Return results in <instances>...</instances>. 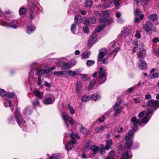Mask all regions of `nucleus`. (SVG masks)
I'll use <instances>...</instances> for the list:
<instances>
[{"mask_svg": "<svg viewBox=\"0 0 159 159\" xmlns=\"http://www.w3.org/2000/svg\"><path fill=\"white\" fill-rule=\"evenodd\" d=\"M68 73L69 75L71 76H75L76 75V74L75 72L71 70L68 71L67 72V73Z\"/></svg>", "mask_w": 159, "mask_h": 159, "instance_id": "obj_52", "label": "nucleus"}, {"mask_svg": "<svg viewBox=\"0 0 159 159\" xmlns=\"http://www.w3.org/2000/svg\"><path fill=\"white\" fill-rule=\"evenodd\" d=\"M159 77V73H156L153 74L151 76L152 79H154Z\"/></svg>", "mask_w": 159, "mask_h": 159, "instance_id": "obj_54", "label": "nucleus"}, {"mask_svg": "<svg viewBox=\"0 0 159 159\" xmlns=\"http://www.w3.org/2000/svg\"><path fill=\"white\" fill-rule=\"evenodd\" d=\"M89 144L88 143L86 146H84V151H86V150H88L89 149Z\"/></svg>", "mask_w": 159, "mask_h": 159, "instance_id": "obj_61", "label": "nucleus"}, {"mask_svg": "<svg viewBox=\"0 0 159 159\" xmlns=\"http://www.w3.org/2000/svg\"><path fill=\"white\" fill-rule=\"evenodd\" d=\"M102 61L103 63L106 64L108 62V59L107 57L106 58L104 59Z\"/></svg>", "mask_w": 159, "mask_h": 159, "instance_id": "obj_60", "label": "nucleus"}, {"mask_svg": "<svg viewBox=\"0 0 159 159\" xmlns=\"http://www.w3.org/2000/svg\"><path fill=\"white\" fill-rule=\"evenodd\" d=\"M97 35L95 33H93L89 38L88 42V45L91 46L94 44L97 39Z\"/></svg>", "mask_w": 159, "mask_h": 159, "instance_id": "obj_13", "label": "nucleus"}, {"mask_svg": "<svg viewBox=\"0 0 159 159\" xmlns=\"http://www.w3.org/2000/svg\"><path fill=\"white\" fill-rule=\"evenodd\" d=\"M159 105V101L157 100L150 99L148 100L147 102V105L148 107H152V109H156Z\"/></svg>", "mask_w": 159, "mask_h": 159, "instance_id": "obj_9", "label": "nucleus"}, {"mask_svg": "<svg viewBox=\"0 0 159 159\" xmlns=\"http://www.w3.org/2000/svg\"><path fill=\"white\" fill-rule=\"evenodd\" d=\"M121 16V14L120 12H117L116 14V17L117 19L120 18Z\"/></svg>", "mask_w": 159, "mask_h": 159, "instance_id": "obj_62", "label": "nucleus"}, {"mask_svg": "<svg viewBox=\"0 0 159 159\" xmlns=\"http://www.w3.org/2000/svg\"><path fill=\"white\" fill-rule=\"evenodd\" d=\"M107 20L108 19L107 18L102 17L100 18L99 22L100 23H102L104 22H107Z\"/></svg>", "mask_w": 159, "mask_h": 159, "instance_id": "obj_51", "label": "nucleus"}, {"mask_svg": "<svg viewBox=\"0 0 159 159\" xmlns=\"http://www.w3.org/2000/svg\"><path fill=\"white\" fill-rule=\"evenodd\" d=\"M76 26L75 24L74 23L73 24L71 28V32L73 33L74 34L75 32L76 31Z\"/></svg>", "mask_w": 159, "mask_h": 159, "instance_id": "obj_44", "label": "nucleus"}, {"mask_svg": "<svg viewBox=\"0 0 159 159\" xmlns=\"http://www.w3.org/2000/svg\"><path fill=\"white\" fill-rule=\"evenodd\" d=\"M81 132L84 134H86L88 132V130L86 128L83 127L81 129Z\"/></svg>", "mask_w": 159, "mask_h": 159, "instance_id": "obj_48", "label": "nucleus"}, {"mask_svg": "<svg viewBox=\"0 0 159 159\" xmlns=\"http://www.w3.org/2000/svg\"><path fill=\"white\" fill-rule=\"evenodd\" d=\"M134 88H135L134 87H131L129 88L128 89L127 91L129 93H131L133 91V90H134Z\"/></svg>", "mask_w": 159, "mask_h": 159, "instance_id": "obj_64", "label": "nucleus"}, {"mask_svg": "<svg viewBox=\"0 0 159 159\" xmlns=\"http://www.w3.org/2000/svg\"><path fill=\"white\" fill-rule=\"evenodd\" d=\"M107 53V50L105 48H102L99 51V54L98 57V61H101L104 56Z\"/></svg>", "mask_w": 159, "mask_h": 159, "instance_id": "obj_14", "label": "nucleus"}, {"mask_svg": "<svg viewBox=\"0 0 159 159\" xmlns=\"http://www.w3.org/2000/svg\"><path fill=\"white\" fill-rule=\"evenodd\" d=\"M112 2L109 1H106L102 5L103 7L104 8H107L111 7Z\"/></svg>", "mask_w": 159, "mask_h": 159, "instance_id": "obj_27", "label": "nucleus"}, {"mask_svg": "<svg viewBox=\"0 0 159 159\" xmlns=\"http://www.w3.org/2000/svg\"><path fill=\"white\" fill-rule=\"evenodd\" d=\"M33 105L34 107L38 106L39 105V102L38 99H36L35 100L33 101L32 102Z\"/></svg>", "mask_w": 159, "mask_h": 159, "instance_id": "obj_46", "label": "nucleus"}, {"mask_svg": "<svg viewBox=\"0 0 159 159\" xmlns=\"http://www.w3.org/2000/svg\"><path fill=\"white\" fill-rule=\"evenodd\" d=\"M49 72V69H37L36 70V74L39 76H40L42 74H45L48 73Z\"/></svg>", "mask_w": 159, "mask_h": 159, "instance_id": "obj_16", "label": "nucleus"}, {"mask_svg": "<svg viewBox=\"0 0 159 159\" xmlns=\"http://www.w3.org/2000/svg\"><path fill=\"white\" fill-rule=\"evenodd\" d=\"M119 48H117L113 50L110 51L109 52V54L112 56V55L113 57H115Z\"/></svg>", "mask_w": 159, "mask_h": 159, "instance_id": "obj_33", "label": "nucleus"}, {"mask_svg": "<svg viewBox=\"0 0 159 159\" xmlns=\"http://www.w3.org/2000/svg\"><path fill=\"white\" fill-rule=\"evenodd\" d=\"M148 18L149 20L153 21L156 20L158 17L156 14H152L148 16Z\"/></svg>", "mask_w": 159, "mask_h": 159, "instance_id": "obj_26", "label": "nucleus"}, {"mask_svg": "<svg viewBox=\"0 0 159 159\" xmlns=\"http://www.w3.org/2000/svg\"><path fill=\"white\" fill-rule=\"evenodd\" d=\"M32 110L30 107H26L23 113L25 116H28L30 115L32 112Z\"/></svg>", "mask_w": 159, "mask_h": 159, "instance_id": "obj_21", "label": "nucleus"}, {"mask_svg": "<svg viewBox=\"0 0 159 159\" xmlns=\"http://www.w3.org/2000/svg\"><path fill=\"white\" fill-rule=\"evenodd\" d=\"M35 30V28L33 26H28L27 28L26 32L28 34H30L33 32Z\"/></svg>", "mask_w": 159, "mask_h": 159, "instance_id": "obj_22", "label": "nucleus"}, {"mask_svg": "<svg viewBox=\"0 0 159 159\" xmlns=\"http://www.w3.org/2000/svg\"><path fill=\"white\" fill-rule=\"evenodd\" d=\"M26 9L24 7H21L19 10V14L20 15H24L26 12Z\"/></svg>", "mask_w": 159, "mask_h": 159, "instance_id": "obj_31", "label": "nucleus"}, {"mask_svg": "<svg viewBox=\"0 0 159 159\" xmlns=\"http://www.w3.org/2000/svg\"><path fill=\"white\" fill-rule=\"evenodd\" d=\"M103 29V28L101 25H99L95 29L94 32L93 33H95L99 32L102 30Z\"/></svg>", "mask_w": 159, "mask_h": 159, "instance_id": "obj_43", "label": "nucleus"}, {"mask_svg": "<svg viewBox=\"0 0 159 159\" xmlns=\"http://www.w3.org/2000/svg\"><path fill=\"white\" fill-rule=\"evenodd\" d=\"M96 83V81L94 80H93L91 81V82L89 84V87L88 89L89 90H91L92 88L93 87L94 85Z\"/></svg>", "mask_w": 159, "mask_h": 159, "instance_id": "obj_37", "label": "nucleus"}, {"mask_svg": "<svg viewBox=\"0 0 159 159\" xmlns=\"http://www.w3.org/2000/svg\"><path fill=\"white\" fill-rule=\"evenodd\" d=\"M82 20V17L79 15H77L75 16V22L76 23H80Z\"/></svg>", "mask_w": 159, "mask_h": 159, "instance_id": "obj_24", "label": "nucleus"}, {"mask_svg": "<svg viewBox=\"0 0 159 159\" xmlns=\"http://www.w3.org/2000/svg\"><path fill=\"white\" fill-rule=\"evenodd\" d=\"M107 159H114V151L110 152L108 154Z\"/></svg>", "mask_w": 159, "mask_h": 159, "instance_id": "obj_34", "label": "nucleus"}, {"mask_svg": "<svg viewBox=\"0 0 159 159\" xmlns=\"http://www.w3.org/2000/svg\"><path fill=\"white\" fill-rule=\"evenodd\" d=\"M137 57L138 58L139 60H141V59H143L144 57V55L142 52H140L139 53L137 54Z\"/></svg>", "mask_w": 159, "mask_h": 159, "instance_id": "obj_40", "label": "nucleus"}, {"mask_svg": "<svg viewBox=\"0 0 159 159\" xmlns=\"http://www.w3.org/2000/svg\"><path fill=\"white\" fill-rule=\"evenodd\" d=\"M90 149L92 151V153H93V155L90 157H93L94 155L97 153L99 150V148L95 145H93L90 147Z\"/></svg>", "mask_w": 159, "mask_h": 159, "instance_id": "obj_17", "label": "nucleus"}, {"mask_svg": "<svg viewBox=\"0 0 159 159\" xmlns=\"http://www.w3.org/2000/svg\"><path fill=\"white\" fill-rule=\"evenodd\" d=\"M44 84L46 87H50L51 86V85L50 83H48L46 81L44 82Z\"/></svg>", "mask_w": 159, "mask_h": 159, "instance_id": "obj_63", "label": "nucleus"}, {"mask_svg": "<svg viewBox=\"0 0 159 159\" xmlns=\"http://www.w3.org/2000/svg\"><path fill=\"white\" fill-rule=\"evenodd\" d=\"M125 21V20L123 18H120L117 19V22L118 23H122Z\"/></svg>", "mask_w": 159, "mask_h": 159, "instance_id": "obj_53", "label": "nucleus"}, {"mask_svg": "<svg viewBox=\"0 0 159 159\" xmlns=\"http://www.w3.org/2000/svg\"><path fill=\"white\" fill-rule=\"evenodd\" d=\"M30 17L31 19H34L36 17V13L34 12L32 10H30Z\"/></svg>", "mask_w": 159, "mask_h": 159, "instance_id": "obj_41", "label": "nucleus"}, {"mask_svg": "<svg viewBox=\"0 0 159 159\" xmlns=\"http://www.w3.org/2000/svg\"><path fill=\"white\" fill-rule=\"evenodd\" d=\"M106 70H107L105 68H103L102 67H100L99 68V70L98 72V83L100 84L104 83L106 80L107 75Z\"/></svg>", "mask_w": 159, "mask_h": 159, "instance_id": "obj_4", "label": "nucleus"}, {"mask_svg": "<svg viewBox=\"0 0 159 159\" xmlns=\"http://www.w3.org/2000/svg\"><path fill=\"white\" fill-rule=\"evenodd\" d=\"M140 14V11L138 9H136L134 11V15L135 16H138Z\"/></svg>", "mask_w": 159, "mask_h": 159, "instance_id": "obj_58", "label": "nucleus"}, {"mask_svg": "<svg viewBox=\"0 0 159 159\" xmlns=\"http://www.w3.org/2000/svg\"><path fill=\"white\" fill-rule=\"evenodd\" d=\"M60 154H53L50 157V159H58L60 157Z\"/></svg>", "mask_w": 159, "mask_h": 159, "instance_id": "obj_39", "label": "nucleus"}, {"mask_svg": "<svg viewBox=\"0 0 159 159\" xmlns=\"http://www.w3.org/2000/svg\"><path fill=\"white\" fill-rule=\"evenodd\" d=\"M139 68L142 70H145L147 67V64L145 61L143 60H140L138 63Z\"/></svg>", "mask_w": 159, "mask_h": 159, "instance_id": "obj_15", "label": "nucleus"}, {"mask_svg": "<svg viewBox=\"0 0 159 159\" xmlns=\"http://www.w3.org/2000/svg\"><path fill=\"white\" fill-rule=\"evenodd\" d=\"M16 117H11L8 119L9 123L14 124L15 123L14 120H16L19 126L22 128L25 126V123L23 120L22 118L19 114L18 110L16 109L15 112Z\"/></svg>", "mask_w": 159, "mask_h": 159, "instance_id": "obj_2", "label": "nucleus"}, {"mask_svg": "<svg viewBox=\"0 0 159 159\" xmlns=\"http://www.w3.org/2000/svg\"><path fill=\"white\" fill-rule=\"evenodd\" d=\"M145 98L146 99H151L152 98V96L149 93H148L145 95Z\"/></svg>", "mask_w": 159, "mask_h": 159, "instance_id": "obj_57", "label": "nucleus"}, {"mask_svg": "<svg viewBox=\"0 0 159 159\" xmlns=\"http://www.w3.org/2000/svg\"><path fill=\"white\" fill-rule=\"evenodd\" d=\"M95 63V61L92 60H88L87 61L86 64L89 66H90L93 65Z\"/></svg>", "mask_w": 159, "mask_h": 159, "instance_id": "obj_47", "label": "nucleus"}, {"mask_svg": "<svg viewBox=\"0 0 159 159\" xmlns=\"http://www.w3.org/2000/svg\"><path fill=\"white\" fill-rule=\"evenodd\" d=\"M4 104L6 107L9 106L11 111H13L14 109L12 104L11 101L10 99H7L4 102Z\"/></svg>", "mask_w": 159, "mask_h": 159, "instance_id": "obj_18", "label": "nucleus"}, {"mask_svg": "<svg viewBox=\"0 0 159 159\" xmlns=\"http://www.w3.org/2000/svg\"><path fill=\"white\" fill-rule=\"evenodd\" d=\"M76 91L78 93H80V88H81L82 84L80 82L78 81L76 84Z\"/></svg>", "mask_w": 159, "mask_h": 159, "instance_id": "obj_29", "label": "nucleus"}, {"mask_svg": "<svg viewBox=\"0 0 159 159\" xmlns=\"http://www.w3.org/2000/svg\"><path fill=\"white\" fill-rule=\"evenodd\" d=\"M34 95L38 98L41 99L42 98L43 95V93L40 92L37 89H35L33 92Z\"/></svg>", "mask_w": 159, "mask_h": 159, "instance_id": "obj_19", "label": "nucleus"}, {"mask_svg": "<svg viewBox=\"0 0 159 159\" xmlns=\"http://www.w3.org/2000/svg\"><path fill=\"white\" fill-rule=\"evenodd\" d=\"M119 0H115L114 1V3L115 6V7L116 9H119V7L120 4L119 3Z\"/></svg>", "mask_w": 159, "mask_h": 159, "instance_id": "obj_45", "label": "nucleus"}, {"mask_svg": "<svg viewBox=\"0 0 159 159\" xmlns=\"http://www.w3.org/2000/svg\"><path fill=\"white\" fill-rule=\"evenodd\" d=\"M153 109H148L146 110V112L144 111H143L140 112L138 115V116L140 118L142 117L143 115L144 116L142 120V122L144 123H147L149 120L148 119L147 116L153 112Z\"/></svg>", "mask_w": 159, "mask_h": 159, "instance_id": "obj_6", "label": "nucleus"}, {"mask_svg": "<svg viewBox=\"0 0 159 159\" xmlns=\"http://www.w3.org/2000/svg\"><path fill=\"white\" fill-rule=\"evenodd\" d=\"M106 144L111 146L112 144V140L111 139L108 140L106 142Z\"/></svg>", "mask_w": 159, "mask_h": 159, "instance_id": "obj_55", "label": "nucleus"}, {"mask_svg": "<svg viewBox=\"0 0 159 159\" xmlns=\"http://www.w3.org/2000/svg\"><path fill=\"white\" fill-rule=\"evenodd\" d=\"M6 95L7 97L11 98H13L15 97V93H7Z\"/></svg>", "mask_w": 159, "mask_h": 159, "instance_id": "obj_50", "label": "nucleus"}, {"mask_svg": "<svg viewBox=\"0 0 159 159\" xmlns=\"http://www.w3.org/2000/svg\"><path fill=\"white\" fill-rule=\"evenodd\" d=\"M144 31L148 35L152 34V32L156 31V27L150 21H147L142 25Z\"/></svg>", "mask_w": 159, "mask_h": 159, "instance_id": "obj_3", "label": "nucleus"}, {"mask_svg": "<svg viewBox=\"0 0 159 159\" xmlns=\"http://www.w3.org/2000/svg\"><path fill=\"white\" fill-rule=\"evenodd\" d=\"M136 125L137 124L134 125L133 127V130H130L129 132L126 133L125 135V140L126 142L125 143V146L129 148H130L132 144L134 134L137 128Z\"/></svg>", "mask_w": 159, "mask_h": 159, "instance_id": "obj_1", "label": "nucleus"}, {"mask_svg": "<svg viewBox=\"0 0 159 159\" xmlns=\"http://www.w3.org/2000/svg\"><path fill=\"white\" fill-rule=\"evenodd\" d=\"M61 116L67 127H68L67 122H69L71 125H72L74 124L75 122L74 120L72 118L69 116L67 113L63 112L61 113Z\"/></svg>", "mask_w": 159, "mask_h": 159, "instance_id": "obj_7", "label": "nucleus"}, {"mask_svg": "<svg viewBox=\"0 0 159 159\" xmlns=\"http://www.w3.org/2000/svg\"><path fill=\"white\" fill-rule=\"evenodd\" d=\"M54 102V101L51 97L47 98L45 100L43 101V103L46 105H48L52 104Z\"/></svg>", "mask_w": 159, "mask_h": 159, "instance_id": "obj_20", "label": "nucleus"}, {"mask_svg": "<svg viewBox=\"0 0 159 159\" xmlns=\"http://www.w3.org/2000/svg\"><path fill=\"white\" fill-rule=\"evenodd\" d=\"M57 64L59 66H62V68L65 70H68L72 66L69 62H64L63 60H60L57 62Z\"/></svg>", "mask_w": 159, "mask_h": 159, "instance_id": "obj_11", "label": "nucleus"}, {"mask_svg": "<svg viewBox=\"0 0 159 159\" xmlns=\"http://www.w3.org/2000/svg\"><path fill=\"white\" fill-rule=\"evenodd\" d=\"M6 94V92L3 89H0V95H4Z\"/></svg>", "mask_w": 159, "mask_h": 159, "instance_id": "obj_59", "label": "nucleus"}, {"mask_svg": "<svg viewBox=\"0 0 159 159\" xmlns=\"http://www.w3.org/2000/svg\"><path fill=\"white\" fill-rule=\"evenodd\" d=\"M125 147L127 149L129 150H126L124 151L121 155V158L122 159H130L132 156V153L129 149H131V147L130 148H129L126 147L125 145Z\"/></svg>", "mask_w": 159, "mask_h": 159, "instance_id": "obj_10", "label": "nucleus"}, {"mask_svg": "<svg viewBox=\"0 0 159 159\" xmlns=\"http://www.w3.org/2000/svg\"><path fill=\"white\" fill-rule=\"evenodd\" d=\"M100 96L96 93L93 94L90 97V99H92L93 100L96 101L97 99H98L99 98Z\"/></svg>", "mask_w": 159, "mask_h": 159, "instance_id": "obj_36", "label": "nucleus"}, {"mask_svg": "<svg viewBox=\"0 0 159 159\" xmlns=\"http://www.w3.org/2000/svg\"><path fill=\"white\" fill-rule=\"evenodd\" d=\"M89 56V52H88L83 53L82 55V57L84 59L87 58Z\"/></svg>", "mask_w": 159, "mask_h": 159, "instance_id": "obj_49", "label": "nucleus"}, {"mask_svg": "<svg viewBox=\"0 0 159 159\" xmlns=\"http://www.w3.org/2000/svg\"><path fill=\"white\" fill-rule=\"evenodd\" d=\"M67 108L70 110V112L71 114L73 115L75 113V110L72 106L70 105L69 104L68 105Z\"/></svg>", "mask_w": 159, "mask_h": 159, "instance_id": "obj_38", "label": "nucleus"}, {"mask_svg": "<svg viewBox=\"0 0 159 159\" xmlns=\"http://www.w3.org/2000/svg\"><path fill=\"white\" fill-rule=\"evenodd\" d=\"M1 24L2 26L10 27L14 29H16L18 26L16 20H12L9 23L5 21H2Z\"/></svg>", "mask_w": 159, "mask_h": 159, "instance_id": "obj_8", "label": "nucleus"}, {"mask_svg": "<svg viewBox=\"0 0 159 159\" xmlns=\"http://www.w3.org/2000/svg\"><path fill=\"white\" fill-rule=\"evenodd\" d=\"M37 64H38V63L37 62H34L31 65V67L32 68V69H31L30 70V77H31V74H32V73H33L32 71H33V69L36 66H37Z\"/></svg>", "mask_w": 159, "mask_h": 159, "instance_id": "obj_42", "label": "nucleus"}, {"mask_svg": "<svg viewBox=\"0 0 159 159\" xmlns=\"http://www.w3.org/2000/svg\"><path fill=\"white\" fill-rule=\"evenodd\" d=\"M90 99V97L89 96H83L81 97V100L82 102H86Z\"/></svg>", "mask_w": 159, "mask_h": 159, "instance_id": "obj_28", "label": "nucleus"}, {"mask_svg": "<svg viewBox=\"0 0 159 159\" xmlns=\"http://www.w3.org/2000/svg\"><path fill=\"white\" fill-rule=\"evenodd\" d=\"M123 108V107L120 106L119 104L116 103L114 106V110L115 112L114 114V116H116L120 114Z\"/></svg>", "mask_w": 159, "mask_h": 159, "instance_id": "obj_12", "label": "nucleus"}, {"mask_svg": "<svg viewBox=\"0 0 159 159\" xmlns=\"http://www.w3.org/2000/svg\"><path fill=\"white\" fill-rule=\"evenodd\" d=\"M38 85L39 86H40L41 84V76H39L38 79Z\"/></svg>", "mask_w": 159, "mask_h": 159, "instance_id": "obj_56", "label": "nucleus"}, {"mask_svg": "<svg viewBox=\"0 0 159 159\" xmlns=\"http://www.w3.org/2000/svg\"><path fill=\"white\" fill-rule=\"evenodd\" d=\"M103 129L102 126H99L95 129V131L97 133H101L103 131Z\"/></svg>", "mask_w": 159, "mask_h": 159, "instance_id": "obj_35", "label": "nucleus"}, {"mask_svg": "<svg viewBox=\"0 0 159 159\" xmlns=\"http://www.w3.org/2000/svg\"><path fill=\"white\" fill-rule=\"evenodd\" d=\"M133 48V53H134L137 51L138 48V43L137 41H135L134 42Z\"/></svg>", "mask_w": 159, "mask_h": 159, "instance_id": "obj_25", "label": "nucleus"}, {"mask_svg": "<svg viewBox=\"0 0 159 159\" xmlns=\"http://www.w3.org/2000/svg\"><path fill=\"white\" fill-rule=\"evenodd\" d=\"M70 136L71 140L65 146L66 149L68 151L70 150L73 146V144L76 143V141L75 138L80 139V137L78 136L77 134L72 133L70 134Z\"/></svg>", "mask_w": 159, "mask_h": 159, "instance_id": "obj_5", "label": "nucleus"}, {"mask_svg": "<svg viewBox=\"0 0 159 159\" xmlns=\"http://www.w3.org/2000/svg\"><path fill=\"white\" fill-rule=\"evenodd\" d=\"M131 121L133 123V125L137 124L139 122V120H137L135 116L131 117Z\"/></svg>", "mask_w": 159, "mask_h": 159, "instance_id": "obj_32", "label": "nucleus"}, {"mask_svg": "<svg viewBox=\"0 0 159 159\" xmlns=\"http://www.w3.org/2000/svg\"><path fill=\"white\" fill-rule=\"evenodd\" d=\"M66 74L67 71H55L54 72V74L56 76L65 75Z\"/></svg>", "mask_w": 159, "mask_h": 159, "instance_id": "obj_23", "label": "nucleus"}, {"mask_svg": "<svg viewBox=\"0 0 159 159\" xmlns=\"http://www.w3.org/2000/svg\"><path fill=\"white\" fill-rule=\"evenodd\" d=\"M85 6L86 7H89L93 4V2L92 0H87L85 2Z\"/></svg>", "mask_w": 159, "mask_h": 159, "instance_id": "obj_30", "label": "nucleus"}]
</instances>
